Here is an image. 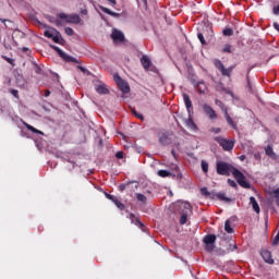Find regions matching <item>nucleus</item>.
Here are the masks:
<instances>
[{
	"mask_svg": "<svg viewBox=\"0 0 279 279\" xmlns=\"http://www.w3.org/2000/svg\"><path fill=\"white\" fill-rule=\"evenodd\" d=\"M95 90L96 93H98V95H108L110 93V89H108V85L104 83L96 85Z\"/></svg>",
	"mask_w": 279,
	"mask_h": 279,
	"instance_id": "f8f14e48",
	"label": "nucleus"
},
{
	"mask_svg": "<svg viewBox=\"0 0 279 279\" xmlns=\"http://www.w3.org/2000/svg\"><path fill=\"white\" fill-rule=\"evenodd\" d=\"M35 73H37V75H40V73H43V69H40L39 65L36 63H35Z\"/></svg>",
	"mask_w": 279,
	"mask_h": 279,
	"instance_id": "a18cd8bd",
	"label": "nucleus"
},
{
	"mask_svg": "<svg viewBox=\"0 0 279 279\" xmlns=\"http://www.w3.org/2000/svg\"><path fill=\"white\" fill-rule=\"evenodd\" d=\"M218 238L222 239V241H228V235L223 231H221V233L218 234Z\"/></svg>",
	"mask_w": 279,
	"mask_h": 279,
	"instance_id": "a19ab883",
	"label": "nucleus"
},
{
	"mask_svg": "<svg viewBox=\"0 0 279 279\" xmlns=\"http://www.w3.org/2000/svg\"><path fill=\"white\" fill-rule=\"evenodd\" d=\"M43 109L45 110V112H49V109H47V107H43Z\"/></svg>",
	"mask_w": 279,
	"mask_h": 279,
	"instance_id": "4d7b16f0",
	"label": "nucleus"
},
{
	"mask_svg": "<svg viewBox=\"0 0 279 279\" xmlns=\"http://www.w3.org/2000/svg\"><path fill=\"white\" fill-rule=\"evenodd\" d=\"M124 156H125V153H123V150H119L118 153H116V158L118 160H123Z\"/></svg>",
	"mask_w": 279,
	"mask_h": 279,
	"instance_id": "e433bc0d",
	"label": "nucleus"
},
{
	"mask_svg": "<svg viewBox=\"0 0 279 279\" xmlns=\"http://www.w3.org/2000/svg\"><path fill=\"white\" fill-rule=\"evenodd\" d=\"M197 38L202 45H206V39H204V34L198 33Z\"/></svg>",
	"mask_w": 279,
	"mask_h": 279,
	"instance_id": "ea45409f",
	"label": "nucleus"
},
{
	"mask_svg": "<svg viewBox=\"0 0 279 279\" xmlns=\"http://www.w3.org/2000/svg\"><path fill=\"white\" fill-rule=\"evenodd\" d=\"M222 52L223 53H232V46L230 44L225 45Z\"/></svg>",
	"mask_w": 279,
	"mask_h": 279,
	"instance_id": "72a5a7b5",
	"label": "nucleus"
},
{
	"mask_svg": "<svg viewBox=\"0 0 279 279\" xmlns=\"http://www.w3.org/2000/svg\"><path fill=\"white\" fill-rule=\"evenodd\" d=\"M109 3H111L112 5H117V0H107Z\"/></svg>",
	"mask_w": 279,
	"mask_h": 279,
	"instance_id": "864d4df0",
	"label": "nucleus"
},
{
	"mask_svg": "<svg viewBox=\"0 0 279 279\" xmlns=\"http://www.w3.org/2000/svg\"><path fill=\"white\" fill-rule=\"evenodd\" d=\"M225 117H226V121L229 125H232L234 128V130L236 129V124H234V121H232V118L230 117V114H228V109H225Z\"/></svg>",
	"mask_w": 279,
	"mask_h": 279,
	"instance_id": "393cba45",
	"label": "nucleus"
},
{
	"mask_svg": "<svg viewBox=\"0 0 279 279\" xmlns=\"http://www.w3.org/2000/svg\"><path fill=\"white\" fill-rule=\"evenodd\" d=\"M171 154H172L173 156H175V150H172Z\"/></svg>",
	"mask_w": 279,
	"mask_h": 279,
	"instance_id": "680f3d73",
	"label": "nucleus"
},
{
	"mask_svg": "<svg viewBox=\"0 0 279 279\" xmlns=\"http://www.w3.org/2000/svg\"><path fill=\"white\" fill-rule=\"evenodd\" d=\"M191 108H193L192 106H187V110H189V112L191 111Z\"/></svg>",
	"mask_w": 279,
	"mask_h": 279,
	"instance_id": "052dcab7",
	"label": "nucleus"
},
{
	"mask_svg": "<svg viewBox=\"0 0 279 279\" xmlns=\"http://www.w3.org/2000/svg\"><path fill=\"white\" fill-rule=\"evenodd\" d=\"M113 204H116L117 208H119V210H125V205L122 204L121 201H119V198L116 197V199L113 201Z\"/></svg>",
	"mask_w": 279,
	"mask_h": 279,
	"instance_id": "bb28decb",
	"label": "nucleus"
},
{
	"mask_svg": "<svg viewBox=\"0 0 279 279\" xmlns=\"http://www.w3.org/2000/svg\"><path fill=\"white\" fill-rule=\"evenodd\" d=\"M256 97H257V99H258L259 104H265V102H264V100H263V99H260V97H258V95H256Z\"/></svg>",
	"mask_w": 279,
	"mask_h": 279,
	"instance_id": "6e6d98bb",
	"label": "nucleus"
},
{
	"mask_svg": "<svg viewBox=\"0 0 279 279\" xmlns=\"http://www.w3.org/2000/svg\"><path fill=\"white\" fill-rule=\"evenodd\" d=\"M246 81H247V85H246L247 93H250L251 95H256V87L250 81V76L246 77Z\"/></svg>",
	"mask_w": 279,
	"mask_h": 279,
	"instance_id": "6ab92c4d",
	"label": "nucleus"
},
{
	"mask_svg": "<svg viewBox=\"0 0 279 279\" xmlns=\"http://www.w3.org/2000/svg\"><path fill=\"white\" fill-rule=\"evenodd\" d=\"M193 85L196 87L199 95H206V93H208V87L206 86V83L204 81H193Z\"/></svg>",
	"mask_w": 279,
	"mask_h": 279,
	"instance_id": "9b49d317",
	"label": "nucleus"
},
{
	"mask_svg": "<svg viewBox=\"0 0 279 279\" xmlns=\"http://www.w3.org/2000/svg\"><path fill=\"white\" fill-rule=\"evenodd\" d=\"M215 66L216 69H218V71H221V69L223 68V63L221 62V60H216Z\"/></svg>",
	"mask_w": 279,
	"mask_h": 279,
	"instance_id": "4c0bfd02",
	"label": "nucleus"
},
{
	"mask_svg": "<svg viewBox=\"0 0 279 279\" xmlns=\"http://www.w3.org/2000/svg\"><path fill=\"white\" fill-rule=\"evenodd\" d=\"M274 195L277 199H279V187L274 191Z\"/></svg>",
	"mask_w": 279,
	"mask_h": 279,
	"instance_id": "09e8293b",
	"label": "nucleus"
},
{
	"mask_svg": "<svg viewBox=\"0 0 279 279\" xmlns=\"http://www.w3.org/2000/svg\"><path fill=\"white\" fill-rule=\"evenodd\" d=\"M44 36L46 38H51L57 45H64V38L62 37V34H60L56 28L45 31Z\"/></svg>",
	"mask_w": 279,
	"mask_h": 279,
	"instance_id": "7ed1b4c3",
	"label": "nucleus"
},
{
	"mask_svg": "<svg viewBox=\"0 0 279 279\" xmlns=\"http://www.w3.org/2000/svg\"><path fill=\"white\" fill-rule=\"evenodd\" d=\"M183 101L185 106H193V104L191 102V97H189L187 94H183Z\"/></svg>",
	"mask_w": 279,
	"mask_h": 279,
	"instance_id": "473e14b6",
	"label": "nucleus"
},
{
	"mask_svg": "<svg viewBox=\"0 0 279 279\" xmlns=\"http://www.w3.org/2000/svg\"><path fill=\"white\" fill-rule=\"evenodd\" d=\"M223 36H232L234 34V31L232 28H225L222 31Z\"/></svg>",
	"mask_w": 279,
	"mask_h": 279,
	"instance_id": "c9c22d12",
	"label": "nucleus"
},
{
	"mask_svg": "<svg viewBox=\"0 0 279 279\" xmlns=\"http://www.w3.org/2000/svg\"><path fill=\"white\" fill-rule=\"evenodd\" d=\"M81 14H83L84 16H86V14H88V10L82 9V10H81Z\"/></svg>",
	"mask_w": 279,
	"mask_h": 279,
	"instance_id": "603ef678",
	"label": "nucleus"
},
{
	"mask_svg": "<svg viewBox=\"0 0 279 279\" xmlns=\"http://www.w3.org/2000/svg\"><path fill=\"white\" fill-rule=\"evenodd\" d=\"M105 197H107V199H110V202H113L117 198V196L109 193H105Z\"/></svg>",
	"mask_w": 279,
	"mask_h": 279,
	"instance_id": "c03bdc74",
	"label": "nucleus"
},
{
	"mask_svg": "<svg viewBox=\"0 0 279 279\" xmlns=\"http://www.w3.org/2000/svg\"><path fill=\"white\" fill-rule=\"evenodd\" d=\"M82 19L77 14H66L59 13L57 19L53 21L57 27H64L68 23H73V25H80Z\"/></svg>",
	"mask_w": 279,
	"mask_h": 279,
	"instance_id": "f03ea898",
	"label": "nucleus"
},
{
	"mask_svg": "<svg viewBox=\"0 0 279 279\" xmlns=\"http://www.w3.org/2000/svg\"><path fill=\"white\" fill-rule=\"evenodd\" d=\"M272 14H274L275 16H279V4H278V5H275V7L272 8Z\"/></svg>",
	"mask_w": 279,
	"mask_h": 279,
	"instance_id": "79ce46f5",
	"label": "nucleus"
},
{
	"mask_svg": "<svg viewBox=\"0 0 279 279\" xmlns=\"http://www.w3.org/2000/svg\"><path fill=\"white\" fill-rule=\"evenodd\" d=\"M11 95H13V97H19V90L11 89Z\"/></svg>",
	"mask_w": 279,
	"mask_h": 279,
	"instance_id": "de8ad7c7",
	"label": "nucleus"
},
{
	"mask_svg": "<svg viewBox=\"0 0 279 279\" xmlns=\"http://www.w3.org/2000/svg\"><path fill=\"white\" fill-rule=\"evenodd\" d=\"M129 108H130L132 114H133L134 117H136V119H140L141 121H145V117H143V113L138 112V111L136 110V108H134V107H129Z\"/></svg>",
	"mask_w": 279,
	"mask_h": 279,
	"instance_id": "b1692460",
	"label": "nucleus"
},
{
	"mask_svg": "<svg viewBox=\"0 0 279 279\" xmlns=\"http://www.w3.org/2000/svg\"><path fill=\"white\" fill-rule=\"evenodd\" d=\"M229 186H232V189H236V182L232 179H228Z\"/></svg>",
	"mask_w": 279,
	"mask_h": 279,
	"instance_id": "37998d69",
	"label": "nucleus"
},
{
	"mask_svg": "<svg viewBox=\"0 0 279 279\" xmlns=\"http://www.w3.org/2000/svg\"><path fill=\"white\" fill-rule=\"evenodd\" d=\"M130 219L132 223H136V226H143V222L134 214H130Z\"/></svg>",
	"mask_w": 279,
	"mask_h": 279,
	"instance_id": "cd10ccee",
	"label": "nucleus"
},
{
	"mask_svg": "<svg viewBox=\"0 0 279 279\" xmlns=\"http://www.w3.org/2000/svg\"><path fill=\"white\" fill-rule=\"evenodd\" d=\"M157 174L159 175V178H169V175H171V172L167 170H159Z\"/></svg>",
	"mask_w": 279,
	"mask_h": 279,
	"instance_id": "7c9ffc66",
	"label": "nucleus"
},
{
	"mask_svg": "<svg viewBox=\"0 0 279 279\" xmlns=\"http://www.w3.org/2000/svg\"><path fill=\"white\" fill-rule=\"evenodd\" d=\"M181 208H183L181 218H180V225L184 226L186 225V221H189V215L193 213V206H191V203H182Z\"/></svg>",
	"mask_w": 279,
	"mask_h": 279,
	"instance_id": "20e7f679",
	"label": "nucleus"
},
{
	"mask_svg": "<svg viewBox=\"0 0 279 279\" xmlns=\"http://www.w3.org/2000/svg\"><path fill=\"white\" fill-rule=\"evenodd\" d=\"M136 199H137V202H141L143 204H147V196H145V194L137 193L136 194Z\"/></svg>",
	"mask_w": 279,
	"mask_h": 279,
	"instance_id": "a878e982",
	"label": "nucleus"
},
{
	"mask_svg": "<svg viewBox=\"0 0 279 279\" xmlns=\"http://www.w3.org/2000/svg\"><path fill=\"white\" fill-rule=\"evenodd\" d=\"M125 189V186L121 185V191H123Z\"/></svg>",
	"mask_w": 279,
	"mask_h": 279,
	"instance_id": "e2e57ef3",
	"label": "nucleus"
},
{
	"mask_svg": "<svg viewBox=\"0 0 279 279\" xmlns=\"http://www.w3.org/2000/svg\"><path fill=\"white\" fill-rule=\"evenodd\" d=\"M111 38L113 40V43H123L125 40V35L123 34V32L117 29V28H112L111 32Z\"/></svg>",
	"mask_w": 279,
	"mask_h": 279,
	"instance_id": "9d476101",
	"label": "nucleus"
},
{
	"mask_svg": "<svg viewBox=\"0 0 279 279\" xmlns=\"http://www.w3.org/2000/svg\"><path fill=\"white\" fill-rule=\"evenodd\" d=\"M250 204H251L254 213H256V215H260V206L258 205V202H256V197L251 196Z\"/></svg>",
	"mask_w": 279,
	"mask_h": 279,
	"instance_id": "dca6fc26",
	"label": "nucleus"
},
{
	"mask_svg": "<svg viewBox=\"0 0 279 279\" xmlns=\"http://www.w3.org/2000/svg\"><path fill=\"white\" fill-rule=\"evenodd\" d=\"M185 125L189 130H192L193 132H197V124H195V122L193 121L192 118H189L185 121Z\"/></svg>",
	"mask_w": 279,
	"mask_h": 279,
	"instance_id": "aec40b11",
	"label": "nucleus"
},
{
	"mask_svg": "<svg viewBox=\"0 0 279 279\" xmlns=\"http://www.w3.org/2000/svg\"><path fill=\"white\" fill-rule=\"evenodd\" d=\"M0 22L3 23L7 29H12L13 32H21L16 28V26L14 25V22H12L11 20H5L0 17Z\"/></svg>",
	"mask_w": 279,
	"mask_h": 279,
	"instance_id": "4468645a",
	"label": "nucleus"
},
{
	"mask_svg": "<svg viewBox=\"0 0 279 279\" xmlns=\"http://www.w3.org/2000/svg\"><path fill=\"white\" fill-rule=\"evenodd\" d=\"M64 32H65L66 36H73V34H75V32L71 27H65Z\"/></svg>",
	"mask_w": 279,
	"mask_h": 279,
	"instance_id": "58836bf2",
	"label": "nucleus"
},
{
	"mask_svg": "<svg viewBox=\"0 0 279 279\" xmlns=\"http://www.w3.org/2000/svg\"><path fill=\"white\" fill-rule=\"evenodd\" d=\"M51 95V92L49 89L45 90V97H49Z\"/></svg>",
	"mask_w": 279,
	"mask_h": 279,
	"instance_id": "5fc2aeb1",
	"label": "nucleus"
},
{
	"mask_svg": "<svg viewBox=\"0 0 279 279\" xmlns=\"http://www.w3.org/2000/svg\"><path fill=\"white\" fill-rule=\"evenodd\" d=\"M262 258L265 260V263H268V265H274V258L271 257V252L267 250H263L260 252Z\"/></svg>",
	"mask_w": 279,
	"mask_h": 279,
	"instance_id": "ddd939ff",
	"label": "nucleus"
},
{
	"mask_svg": "<svg viewBox=\"0 0 279 279\" xmlns=\"http://www.w3.org/2000/svg\"><path fill=\"white\" fill-rule=\"evenodd\" d=\"M214 195H215V197H217L218 199H220V202H226V203L232 202V198L227 197V196H226V193H223V192H219V193L214 194Z\"/></svg>",
	"mask_w": 279,
	"mask_h": 279,
	"instance_id": "412c9836",
	"label": "nucleus"
},
{
	"mask_svg": "<svg viewBox=\"0 0 279 279\" xmlns=\"http://www.w3.org/2000/svg\"><path fill=\"white\" fill-rule=\"evenodd\" d=\"M272 27H274V29H276L277 32H279V24H278V22H275V23L272 24Z\"/></svg>",
	"mask_w": 279,
	"mask_h": 279,
	"instance_id": "8fccbe9b",
	"label": "nucleus"
},
{
	"mask_svg": "<svg viewBox=\"0 0 279 279\" xmlns=\"http://www.w3.org/2000/svg\"><path fill=\"white\" fill-rule=\"evenodd\" d=\"M211 131L214 132V134H219V132H221V129L216 128V129H213Z\"/></svg>",
	"mask_w": 279,
	"mask_h": 279,
	"instance_id": "3c124183",
	"label": "nucleus"
},
{
	"mask_svg": "<svg viewBox=\"0 0 279 279\" xmlns=\"http://www.w3.org/2000/svg\"><path fill=\"white\" fill-rule=\"evenodd\" d=\"M99 10H101V12H104L105 14H109V16H113V19H120L121 17L120 13L113 12V11H111L110 9H108L104 5H100Z\"/></svg>",
	"mask_w": 279,
	"mask_h": 279,
	"instance_id": "2eb2a0df",
	"label": "nucleus"
},
{
	"mask_svg": "<svg viewBox=\"0 0 279 279\" xmlns=\"http://www.w3.org/2000/svg\"><path fill=\"white\" fill-rule=\"evenodd\" d=\"M113 78L122 93H124V94L130 93V85L128 84V82H125L123 78H121V76H119V74H114Z\"/></svg>",
	"mask_w": 279,
	"mask_h": 279,
	"instance_id": "6e6552de",
	"label": "nucleus"
},
{
	"mask_svg": "<svg viewBox=\"0 0 279 279\" xmlns=\"http://www.w3.org/2000/svg\"><path fill=\"white\" fill-rule=\"evenodd\" d=\"M201 195H204V197H209V199H215V193H210L208 187L201 189Z\"/></svg>",
	"mask_w": 279,
	"mask_h": 279,
	"instance_id": "4be33fe9",
	"label": "nucleus"
},
{
	"mask_svg": "<svg viewBox=\"0 0 279 279\" xmlns=\"http://www.w3.org/2000/svg\"><path fill=\"white\" fill-rule=\"evenodd\" d=\"M216 171L218 175L230 177L232 173L233 178L236 180L238 184L242 186V189H251L252 185L245 179V174L236 169L232 163H228L226 161H218L216 163Z\"/></svg>",
	"mask_w": 279,
	"mask_h": 279,
	"instance_id": "f257e3e1",
	"label": "nucleus"
},
{
	"mask_svg": "<svg viewBox=\"0 0 279 279\" xmlns=\"http://www.w3.org/2000/svg\"><path fill=\"white\" fill-rule=\"evenodd\" d=\"M50 47H51V49L57 51L59 57L62 58V60H64L65 62H73L74 64H80V60H77V58L69 56L66 52H64L62 49H60V47L53 46V45H51Z\"/></svg>",
	"mask_w": 279,
	"mask_h": 279,
	"instance_id": "423d86ee",
	"label": "nucleus"
},
{
	"mask_svg": "<svg viewBox=\"0 0 279 279\" xmlns=\"http://www.w3.org/2000/svg\"><path fill=\"white\" fill-rule=\"evenodd\" d=\"M265 154L266 156H269V158H272V160H276L277 158L276 153L274 151V148L271 146H267L265 148Z\"/></svg>",
	"mask_w": 279,
	"mask_h": 279,
	"instance_id": "5701e85b",
	"label": "nucleus"
},
{
	"mask_svg": "<svg viewBox=\"0 0 279 279\" xmlns=\"http://www.w3.org/2000/svg\"><path fill=\"white\" fill-rule=\"evenodd\" d=\"M72 163V168L75 169V162L74 161H70Z\"/></svg>",
	"mask_w": 279,
	"mask_h": 279,
	"instance_id": "13d9d810",
	"label": "nucleus"
},
{
	"mask_svg": "<svg viewBox=\"0 0 279 279\" xmlns=\"http://www.w3.org/2000/svg\"><path fill=\"white\" fill-rule=\"evenodd\" d=\"M278 243H279V236L278 235H276L275 236V239L272 240V245H278Z\"/></svg>",
	"mask_w": 279,
	"mask_h": 279,
	"instance_id": "49530a36",
	"label": "nucleus"
},
{
	"mask_svg": "<svg viewBox=\"0 0 279 279\" xmlns=\"http://www.w3.org/2000/svg\"><path fill=\"white\" fill-rule=\"evenodd\" d=\"M204 111L209 119H217V113L215 112V110H213L210 106H205Z\"/></svg>",
	"mask_w": 279,
	"mask_h": 279,
	"instance_id": "a211bd4d",
	"label": "nucleus"
},
{
	"mask_svg": "<svg viewBox=\"0 0 279 279\" xmlns=\"http://www.w3.org/2000/svg\"><path fill=\"white\" fill-rule=\"evenodd\" d=\"M217 241V235L207 234L203 239V243H205L206 252H213L215 250V243Z\"/></svg>",
	"mask_w": 279,
	"mask_h": 279,
	"instance_id": "0eeeda50",
	"label": "nucleus"
},
{
	"mask_svg": "<svg viewBox=\"0 0 279 279\" xmlns=\"http://www.w3.org/2000/svg\"><path fill=\"white\" fill-rule=\"evenodd\" d=\"M214 141H216V143H218L225 151H232V149H234V141L232 140L216 136Z\"/></svg>",
	"mask_w": 279,
	"mask_h": 279,
	"instance_id": "39448f33",
	"label": "nucleus"
},
{
	"mask_svg": "<svg viewBox=\"0 0 279 279\" xmlns=\"http://www.w3.org/2000/svg\"><path fill=\"white\" fill-rule=\"evenodd\" d=\"M225 230L226 232H228V234H232V232H234V229H232V227L230 226V220H226Z\"/></svg>",
	"mask_w": 279,
	"mask_h": 279,
	"instance_id": "c85d7f7f",
	"label": "nucleus"
},
{
	"mask_svg": "<svg viewBox=\"0 0 279 279\" xmlns=\"http://www.w3.org/2000/svg\"><path fill=\"white\" fill-rule=\"evenodd\" d=\"M158 142L160 143V145H162L163 147H167V145H171V134H169V132L167 131H160L158 134Z\"/></svg>",
	"mask_w": 279,
	"mask_h": 279,
	"instance_id": "1a4fd4ad",
	"label": "nucleus"
},
{
	"mask_svg": "<svg viewBox=\"0 0 279 279\" xmlns=\"http://www.w3.org/2000/svg\"><path fill=\"white\" fill-rule=\"evenodd\" d=\"M255 158L258 160L260 159V155H255Z\"/></svg>",
	"mask_w": 279,
	"mask_h": 279,
	"instance_id": "bf43d9fd",
	"label": "nucleus"
},
{
	"mask_svg": "<svg viewBox=\"0 0 279 279\" xmlns=\"http://www.w3.org/2000/svg\"><path fill=\"white\" fill-rule=\"evenodd\" d=\"M203 173H208V161L202 160L201 162Z\"/></svg>",
	"mask_w": 279,
	"mask_h": 279,
	"instance_id": "2f4dec72",
	"label": "nucleus"
},
{
	"mask_svg": "<svg viewBox=\"0 0 279 279\" xmlns=\"http://www.w3.org/2000/svg\"><path fill=\"white\" fill-rule=\"evenodd\" d=\"M220 72L222 75H225V77H230V73H232V69H226V66H223L222 69H220Z\"/></svg>",
	"mask_w": 279,
	"mask_h": 279,
	"instance_id": "c756f323",
	"label": "nucleus"
},
{
	"mask_svg": "<svg viewBox=\"0 0 279 279\" xmlns=\"http://www.w3.org/2000/svg\"><path fill=\"white\" fill-rule=\"evenodd\" d=\"M142 66L146 69V71L151 66V60L146 54L141 58Z\"/></svg>",
	"mask_w": 279,
	"mask_h": 279,
	"instance_id": "f3484780",
	"label": "nucleus"
},
{
	"mask_svg": "<svg viewBox=\"0 0 279 279\" xmlns=\"http://www.w3.org/2000/svg\"><path fill=\"white\" fill-rule=\"evenodd\" d=\"M27 130H29V132H33L34 134H43L40 131H38L36 128L26 124Z\"/></svg>",
	"mask_w": 279,
	"mask_h": 279,
	"instance_id": "f704fd0d",
	"label": "nucleus"
}]
</instances>
